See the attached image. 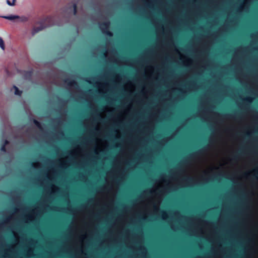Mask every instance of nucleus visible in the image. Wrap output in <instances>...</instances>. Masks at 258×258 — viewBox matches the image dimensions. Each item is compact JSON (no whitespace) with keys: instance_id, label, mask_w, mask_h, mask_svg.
Instances as JSON below:
<instances>
[{"instance_id":"nucleus-1","label":"nucleus","mask_w":258,"mask_h":258,"mask_svg":"<svg viewBox=\"0 0 258 258\" xmlns=\"http://www.w3.org/2000/svg\"><path fill=\"white\" fill-rule=\"evenodd\" d=\"M51 21V18L50 17H47L45 19L42 21L41 23V25L38 27H35L33 28L32 30V35H35L36 33H38L39 31L43 30L46 26H44V23L45 22H50Z\"/></svg>"},{"instance_id":"nucleus-2","label":"nucleus","mask_w":258,"mask_h":258,"mask_svg":"<svg viewBox=\"0 0 258 258\" xmlns=\"http://www.w3.org/2000/svg\"><path fill=\"white\" fill-rule=\"evenodd\" d=\"M110 25L109 22H105L102 23L100 25V28L102 32L109 37L112 36L113 34L109 30V26Z\"/></svg>"},{"instance_id":"nucleus-3","label":"nucleus","mask_w":258,"mask_h":258,"mask_svg":"<svg viewBox=\"0 0 258 258\" xmlns=\"http://www.w3.org/2000/svg\"><path fill=\"white\" fill-rule=\"evenodd\" d=\"M2 17L5 18V19H6L13 21V20H15L16 19H18L19 18V16H17V15H10V16H3Z\"/></svg>"},{"instance_id":"nucleus-4","label":"nucleus","mask_w":258,"mask_h":258,"mask_svg":"<svg viewBox=\"0 0 258 258\" xmlns=\"http://www.w3.org/2000/svg\"><path fill=\"white\" fill-rule=\"evenodd\" d=\"M67 83L68 85L70 86H78L77 82L74 80L67 79L65 81Z\"/></svg>"},{"instance_id":"nucleus-5","label":"nucleus","mask_w":258,"mask_h":258,"mask_svg":"<svg viewBox=\"0 0 258 258\" xmlns=\"http://www.w3.org/2000/svg\"><path fill=\"white\" fill-rule=\"evenodd\" d=\"M253 171L255 173V174L252 175L253 179L258 182V168L254 169Z\"/></svg>"},{"instance_id":"nucleus-6","label":"nucleus","mask_w":258,"mask_h":258,"mask_svg":"<svg viewBox=\"0 0 258 258\" xmlns=\"http://www.w3.org/2000/svg\"><path fill=\"white\" fill-rule=\"evenodd\" d=\"M13 88L15 89V94L17 95H21L22 91L20 90L16 86H14Z\"/></svg>"},{"instance_id":"nucleus-7","label":"nucleus","mask_w":258,"mask_h":258,"mask_svg":"<svg viewBox=\"0 0 258 258\" xmlns=\"http://www.w3.org/2000/svg\"><path fill=\"white\" fill-rule=\"evenodd\" d=\"M32 76V71H27L25 72V77L28 79H30Z\"/></svg>"},{"instance_id":"nucleus-8","label":"nucleus","mask_w":258,"mask_h":258,"mask_svg":"<svg viewBox=\"0 0 258 258\" xmlns=\"http://www.w3.org/2000/svg\"><path fill=\"white\" fill-rule=\"evenodd\" d=\"M204 149V148H203L202 149L199 150L197 152H194V153L191 154L189 155V157L191 158V157L195 156V155L200 154Z\"/></svg>"},{"instance_id":"nucleus-9","label":"nucleus","mask_w":258,"mask_h":258,"mask_svg":"<svg viewBox=\"0 0 258 258\" xmlns=\"http://www.w3.org/2000/svg\"><path fill=\"white\" fill-rule=\"evenodd\" d=\"M0 47L1 48L4 50L5 49V42L2 37H0Z\"/></svg>"},{"instance_id":"nucleus-10","label":"nucleus","mask_w":258,"mask_h":258,"mask_svg":"<svg viewBox=\"0 0 258 258\" xmlns=\"http://www.w3.org/2000/svg\"><path fill=\"white\" fill-rule=\"evenodd\" d=\"M18 19H19L20 21L22 22H26L28 20V18L25 16H19V18Z\"/></svg>"},{"instance_id":"nucleus-11","label":"nucleus","mask_w":258,"mask_h":258,"mask_svg":"<svg viewBox=\"0 0 258 258\" xmlns=\"http://www.w3.org/2000/svg\"><path fill=\"white\" fill-rule=\"evenodd\" d=\"M7 4L10 6H14L15 5L16 0H13L12 2H11L9 0H7Z\"/></svg>"},{"instance_id":"nucleus-12","label":"nucleus","mask_w":258,"mask_h":258,"mask_svg":"<svg viewBox=\"0 0 258 258\" xmlns=\"http://www.w3.org/2000/svg\"><path fill=\"white\" fill-rule=\"evenodd\" d=\"M33 122L38 128H41V123L38 120H37L36 119H34Z\"/></svg>"},{"instance_id":"nucleus-13","label":"nucleus","mask_w":258,"mask_h":258,"mask_svg":"<svg viewBox=\"0 0 258 258\" xmlns=\"http://www.w3.org/2000/svg\"><path fill=\"white\" fill-rule=\"evenodd\" d=\"M225 116L228 117H229V118H236V117H238L236 114H225Z\"/></svg>"},{"instance_id":"nucleus-14","label":"nucleus","mask_w":258,"mask_h":258,"mask_svg":"<svg viewBox=\"0 0 258 258\" xmlns=\"http://www.w3.org/2000/svg\"><path fill=\"white\" fill-rule=\"evenodd\" d=\"M73 13L74 15H76L77 13V6L76 4L73 5Z\"/></svg>"},{"instance_id":"nucleus-15","label":"nucleus","mask_w":258,"mask_h":258,"mask_svg":"<svg viewBox=\"0 0 258 258\" xmlns=\"http://www.w3.org/2000/svg\"><path fill=\"white\" fill-rule=\"evenodd\" d=\"M1 150L2 152H6L7 151L6 146L5 145H2L1 148Z\"/></svg>"},{"instance_id":"nucleus-16","label":"nucleus","mask_w":258,"mask_h":258,"mask_svg":"<svg viewBox=\"0 0 258 258\" xmlns=\"http://www.w3.org/2000/svg\"><path fill=\"white\" fill-rule=\"evenodd\" d=\"M244 100L245 101L247 102L250 103L251 102V98L247 97L245 99H244Z\"/></svg>"},{"instance_id":"nucleus-17","label":"nucleus","mask_w":258,"mask_h":258,"mask_svg":"<svg viewBox=\"0 0 258 258\" xmlns=\"http://www.w3.org/2000/svg\"><path fill=\"white\" fill-rule=\"evenodd\" d=\"M9 144V141L7 140H5V142L3 144V145H5V146H6L7 145H8Z\"/></svg>"},{"instance_id":"nucleus-18","label":"nucleus","mask_w":258,"mask_h":258,"mask_svg":"<svg viewBox=\"0 0 258 258\" xmlns=\"http://www.w3.org/2000/svg\"><path fill=\"white\" fill-rule=\"evenodd\" d=\"M246 136L247 137H249L250 136V134L249 133L246 134Z\"/></svg>"},{"instance_id":"nucleus-19","label":"nucleus","mask_w":258,"mask_h":258,"mask_svg":"<svg viewBox=\"0 0 258 258\" xmlns=\"http://www.w3.org/2000/svg\"><path fill=\"white\" fill-rule=\"evenodd\" d=\"M237 158V156H234V157H233V159L235 160Z\"/></svg>"},{"instance_id":"nucleus-20","label":"nucleus","mask_w":258,"mask_h":258,"mask_svg":"<svg viewBox=\"0 0 258 258\" xmlns=\"http://www.w3.org/2000/svg\"><path fill=\"white\" fill-rule=\"evenodd\" d=\"M98 117H99V118L100 120H102V118H101V117H100V115H98Z\"/></svg>"},{"instance_id":"nucleus-21","label":"nucleus","mask_w":258,"mask_h":258,"mask_svg":"<svg viewBox=\"0 0 258 258\" xmlns=\"http://www.w3.org/2000/svg\"><path fill=\"white\" fill-rule=\"evenodd\" d=\"M186 161H187V159H186L185 160H184L182 162V163H183V162H185Z\"/></svg>"},{"instance_id":"nucleus-22","label":"nucleus","mask_w":258,"mask_h":258,"mask_svg":"<svg viewBox=\"0 0 258 258\" xmlns=\"http://www.w3.org/2000/svg\"><path fill=\"white\" fill-rule=\"evenodd\" d=\"M188 179L191 180L190 178H188Z\"/></svg>"}]
</instances>
